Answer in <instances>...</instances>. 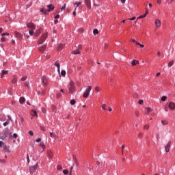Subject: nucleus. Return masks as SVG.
I'll list each match as a JSON object with an SVG mask.
<instances>
[{
	"mask_svg": "<svg viewBox=\"0 0 175 175\" xmlns=\"http://www.w3.org/2000/svg\"><path fill=\"white\" fill-rule=\"evenodd\" d=\"M68 88L69 94H75V92H76V84L75 83V81H70L68 85Z\"/></svg>",
	"mask_w": 175,
	"mask_h": 175,
	"instance_id": "f257e3e1",
	"label": "nucleus"
},
{
	"mask_svg": "<svg viewBox=\"0 0 175 175\" xmlns=\"http://www.w3.org/2000/svg\"><path fill=\"white\" fill-rule=\"evenodd\" d=\"M175 110V103L174 102H168L165 105V111H168V110Z\"/></svg>",
	"mask_w": 175,
	"mask_h": 175,
	"instance_id": "f03ea898",
	"label": "nucleus"
},
{
	"mask_svg": "<svg viewBox=\"0 0 175 175\" xmlns=\"http://www.w3.org/2000/svg\"><path fill=\"white\" fill-rule=\"evenodd\" d=\"M48 10L46 8H41L40 9V12L43 13L44 14H47V13L50 12H53L54 10V6L53 5H49L47 6Z\"/></svg>",
	"mask_w": 175,
	"mask_h": 175,
	"instance_id": "7ed1b4c3",
	"label": "nucleus"
},
{
	"mask_svg": "<svg viewBox=\"0 0 175 175\" xmlns=\"http://www.w3.org/2000/svg\"><path fill=\"white\" fill-rule=\"evenodd\" d=\"M38 163L34 165L30 166L29 167V173L31 174H33V173H36L38 172Z\"/></svg>",
	"mask_w": 175,
	"mask_h": 175,
	"instance_id": "20e7f679",
	"label": "nucleus"
},
{
	"mask_svg": "<svg viewBox=\"0 0 175 175\" xmlns=\"http://www.w3.org/2000/svg\"><path fill=\"white\" fill-rule=\"evenodd\" d=\"M92 90V87L88 86L85 91L84 92L83 96V98H88L90 96V92H91V90Z\"/></svg>",
	"mask_w": 175,
	"mask_h": 175,
	"instance_id": "39448f33",
	"label": "nucleus"
},
{
	"mask_svg": "<svg viewBox=\"0 0 175 175\" xmlns=\"http://www.w3.org/2000/svg\"><path fill=\"white\" fill-rule=\"evenodd\" d=\"M46 38H47V33L42 34L41 38L38 40V44H42L43 43H44V41L46 40Z\"/></svg>",
	"mask_w": 175,
	"mask_h": 175,
	"instance_id": "423d86ee",
	"label": "nucleus"
},
{
	"mask_svg": "<svg viewBox=\"0 0 175 175\" xmlns=\"http://www.w3.org/2000/svg\"><path fill=\"white\" fill-rule=\"evenodd\" d=\"M27 27L29 29H31L32 31L35 30L36 29V26H35V24L32 23V22L27 23Z\"/></svg>",
	"mask_w": 175,
	"mask_h": 175,
	"instance_id": "0eeeda50",
	"label": "nucleus"
},
{
	"mask_svg": "<svg viewBox=\"0 0 175 175\" xmlns=\"http://www.w3.org/2000/svg\"><path fill=\"white\" fill-rule=\"evenodd\" d=\"M14 35L18 40H23V34L18 31H15Z\"/></svg>",
	"mask_w": 175,
	"mask_h": 175,
	"instance_id": "6e6552de",
	"label": "nucleus"
},
{
	"mask_svg": "<svg viewBox=\"0 0 175 175\" xmlns=\"http://www.w3.org/2000/svg\"><path fill=\"white\" fill-rule=\"evenodd\" d=\"M171 146H172V142L169 141L165 147V152H169Z\"/></svg>",
	"mask_w": 175,
	"mask_h": 175,
	"instance_id": "1a4fd4ad",
	"label": "nucleus"
},
{
	"mask_svg": "<svg viewBox=\"0 0 175 175\" xmlns=\"http://www.w3.org/2000/svg\"><path fill=\"white\" fill-rule=\"evenodd\" d=\"M55 66H56V68H57L58 73H61V70H60L61 65L59 64V62H58V61H56L55 62Z\"/></svg>",
	"mask_w": 175,
	"mask_h": 175,
	"instance_id": "9d476101",
	"label": "nucleus"
},
{
	"mask_svg": "<svg viewBox=\"0 0 175 175\" xmlns=\"http://www.w3.org/2000/svg\"><path fill=\"white\" fill-rule=\"evenodd\" d=\"M85 5L88 9H91V0H85Z\"/></svg>",
	"mask_w": 175,
	"mask_h": 175,
	"instance_id": "9b49d317",
	"label": "nucleus"
},
{
	"mask_svg": "<svg viewBox=\"0 0 175 175\" xmlns=\"http://www.w3.org/2000/svg\"><path fill=\"white\" fill-rule=\"evenodd\" d=\"M154 24L157 28L161 27V21H159V19H156L154 21Z\"/></svg>",
	"mask_w": 175,
	"mask_h": 175,
	"instance_id": "f8f14e48",
	"label": "nucleus"
},
{
	"mask_svg": "<svg viewBox=\"0 0 175 175\" xmlns=\"http://www.w3.org/2000/svg\"><path fill=\"white\" fill-rule=\"evenodd\" d=\"M40 147L41 148V149H40L41 152H43V151H44V150H46V146H44V143H43V142H40Z\"/></svg>",
	"mask_w": 175,
	"mask_h": 175,
	"instance_id": "ddd939ff",
	"label": "nucleus"
},
{
	"mask_svg": "<svg viewBox=\"0 0 175 175\" xmlns=\"http://www.w3.org/2000/svg\"><path fill=\"white\" fill-rule=\"evenodd\" d=\"M42 31H43V29H42V28L38 29V30H36V31L34 33V36H36V37L39 36V35H40Z\"/></svg>",
	"mask_w": 175,
	"mask_h": 175,
	"instance_id": "4468645a",
	"label": "nucleus"
},
{
	"mask_svg": "<svg viewBox=\"0 0 175 175\" xmlns=\"http://www.w3.org/2000/svg\"><path fill=\"white\" fill-rule=\"evenodd\" d=\"M152 111V108L151 107H147L146 108L145 113L146 114H150Z\"/></svg>",
	"mask_w": 175,
	"mask_h": 175,
	"instance_id": "2eb2a0df",
	"label": "nucleus"
},
{
	"mask_svg": "<svg viewBox=\"0 0 175 175\" xmlns=\"http://www.w3.org/2000/svg\"><path fill=\"white\" fill-rule=\"evenodd\" d=\"M3 150L5 151V152H10V151L9 150V146L6 145L3 146Z\"/></svg>",
	"mask_w": 175,
	"mask_h": 175,
	"instance_id": "dca6fc26",
	"label": "nucleus"
},
{
	"mask_svg": "<svg viewBox=\"0 0 175 175\" xmlns=\"http://www.w3.org/2000/svg\"><path fill=\"white\" fill-rule=\"evenodd\" d=\"M40 53H44V50H46V46L45 45H42L41 46H40V49H39Z\"/></svg>",
	"mask_w": 175,
	"mask_h": 175,
	"instance_id": "f3484780",
	"label": "nucleus"
},
{
	"mask_svg": "<svg viewBox=\"0 0 175 175\" xmlns=\"http://www.w3.org/2000/svg\"><path fill=\"white\" fill-rule=\"evenodd\" d=\"M10 121H12L11 118H9L8 120H7L3 124V126H7V125H9V124H10Z\"/></svg>",
	"mask_w": 175,
	"mask_h": 175,
	"instance_id": "a211bd4d",
	"label": "nucleus"
},
{
	"mask_svg": "<svg viewBox=\"0 0 175 175\" xmlns=\"http://www.w3.org/2000/svg\"><path fill=\"white\" fill-rule=\"evenodd\" d=\"M80 53H81L80 49H76L72 51V54H74L75 55Z\"/></svg>",
	"mask_w": 175,
	"mask_h": 175,
	"instance_id": "6ab92c4d",
	"label": "nucleus"
},
{
	"mask_svg": "<svg viewBox=\"0 0 175 175\" xmlns=\"http://www.w3.org/2000/svg\"><path fill=\"white\" fill-rule=\"evenodd\" d=\"M137 64H139V61L136 60V59H133L131 62V65L132 66H135V65H137Z\"/></svg>",
	"mask_w": 175,
	"mask_h": 175,
	"instance_id": "aec40b11",
	"label": "nucleus"
},
{
	"mask_svg": "<svg viewBox=\"0 0 175 175\" xmlns=\"http://www.w3.org/2000/svg\"><path fill=\"white\" fill-rule=\"evenodd\" d=\"M12 84H16L17 83V77L14 76L12 80L11 81Z\"/></svg>",
	"mask_w": 175,
	"mask_h": 175,
	"instance_id": "412c9836",
	"label": "nucleus"
},
{
	"mask_svg": "<svg viewBox=\"0 0 175 175\" xmlns=\"http://www.w3.org/2000/svg\"><path fill=\"white\" fill-rule=\"evenodd\" d=\"M25 102V98L24 97H21L19 98V103L21 105H23Z\"/></svg>",
	"mask_w": 175,
	"mask_h": 175,
	"instance_id": "4be33fe9",
	"label": "nucleus"
},
{
	"mask_svg": "<svg viewBox=\"0 0 175 175\" xmlns=\"http://www.w3.org/2000/svg\"><path fill=\"white\" fill-rule=\"evenodd\" d=\"M42 81L44 84V85H47V79H46V77H42Z\"/></svg>",
	"mask_w": 175,
	"mask_h": 175,
	"instance_id": "5701e85b",
	"label": "nucleus"
},
{
	"mask_svg": "<svg viewBox=\"0 0 175 175\" xmlns=\"http://www.w3.org/2000/svg\"><path fill=\"white\" fill-rule=\"evenodd\" d=\"M64 47V44H59L58 47H57V50L58 51H61V50H62V49Z\"/></svg>",
	"mask_w": 175,
	"mask_h": 175,
	"instance_id": "b1692460",
	"label": "nucleus"
},
{
	"mask_svg": "<svg viewBox=\"0 0 175 175\" xmlns=\"http://www.w3.org/2000/svg\"><path fill=\"white\" fill-rule=\"evenodd\" d=\"M5 75H8V70H3L1 75V79L5 76Z\"/></svg>",
	"mask_w": 175,
	"mask_h": 175,
	"instance_id": "393cba45",
	"label": "nucleus"
},
{
	"mask_svg": "<svg viewBox=\"0 0 175 175\" xmlns=\"http://www.w3.org/2000/svg\"><path fill=\"white\" fill-rule=\"evenodd\" d=\"M174 64V61H171L168 63L167 66H168V68H172V66H173Z\"/></svg>",
	"mask_w": 175,
	"mask_h": 175,
	"instance_id": "a878e982",
	"label": "nucleus"
},
{
	"mask_svg": "<svg viewBox=\"0 0 175 175\" xmlns=\"http://www.w3.org/2000/svg\"><path fill=\"white\" fill-rule=\"evenodd\" d=\"M131 42H132V43H135V44H140V43L137 42L135 38H132Z\"/></svg>",
	"mask_w": 175,
	"mask_h": 175,
	"instance_id": "bb28decb",
	"label": "nucleus"
},
{
	"mask_svg": "<svg viewBox=\"0 0 175 175\" xmlns=\"http://www.w3.org/2000/svg\"><path fill=\"white\" fill-rule=\"evenodd\" d=\"M74 5H77L75 9V10H76V9H77V8H79V6H80V5H81V2L74 3Z\"/></svg>",
	"mask_w": 175,
	"mask_h": 175,
	"instance_id": "cd10ccee",
	"label": "nucleus"
},
{
	"mask_svg": "<svg viewBox=\"0 0 175 175\" xmlns=\"http://www.w3.org/2000/svg\"><path fill=\"white\" fill-rule=\"evenodd\" d=\"M93 33H94V35H98V33H99V31H98L97 29H95L93 31Z\"/></svg>",
	"mask_w": 175,
	"mask_h": 175,
	"instance_id": "c85d7f7f",
	"label": "nucleus"
},
{
	"mask_svg": "<svg viewBox=\"0 0 175 175\" xmlns=\"http://www.w3.org/2000/svg\"><path fill=\"white\" fill-rule=\"evenodd\" d=\"M61 75H62V76L65 77L66 75V71L62 70L61 71Z\"/></svg>",
	"mask_w": 175,
	"mask_h": 175,
	"instance_id": "c756f323",
	"label": "nucleus"
},
{
	"mask_svg": "<svg viewBox=\"0 0 175 175\" xmlns=\"http://www.w3.org/2000/svg\"><path fill=\"white\" fill-rule=\"evenodd\" d=\"M144 17H147L145 14L144 15H140L139 17H137V20H139V18H144Z\"/></svg>",
	"mask_w": 175,
	"mask_h": 175,
	"instance_id": "7c9ffc66",
	"label": "nucleus"
},
{
	"mask_svg": "<svg viewBox=\"0 0 175 175\" xmlns=\"http://www.w3.org/2000/svg\"><path fill=\"white\" fill-rule=\"evenodd\" d=\"M48 155L49 158H53V152L51 151L48 152Z\"/></svg>",
	"mask_w": 175,
	"mask_h": 175,
	"instance_id": "2f4dec72",
	"label": "nucleus"
},
{
	"mask_svg": "<svg viewBox=\"0 0 175 175\" xmlns=\"http://www.w3.org/2000/svg\"><path fill=\"white\" fill-rule=\"evenodd\" d=\"M101 108H102L103 110H107V109H106V104H102Z\"/></svg>",
	"mask_w": 175,
	"mask_h": 175,
	"instance_id": "473e14b6",
	"label": "nucleus"
},
{
	"mask_svg": "<svg viewBox=\"0 0 175 175\" xmlns=\"http://www.w3.org/2000/svg\"><path fill=\"white\" fill-rule=\"evenodd\" d=\"M70 105H76V100H70Z\"/></svg>",
	"mask_w": 175,
	"mask_h": 175,
	"instance_id": "72a5a7b5",
	"label": "nucleus"
},
{
	"mask_svg": "<svg viewBox=\"0 0 175 175\" xmlns=\"http://www.w3.org/2000/svg\"><path fill=\"white\" fill-rule=\"evenodd\" d=\"M167 98V97L166 96H163L161 98L162 102H165V100H166Z\"/></svg>",
	"mask_w": 175,
	"mask_h": 175,
	"instance_id": "f704fd0d",
	"label": "nucleus"
},
{
	"mask_svg": "<svg viewBox=\"0 0 175 175\" xmlns=\"http://www.w3.org/2000/svg\"><path fill=\"white\" fill-rule=\"evenodd\" d=\"M66 8V4H64V5L62 7L61 11L62 12V11L65 10Z\"/></svg>",
	"mask_w": 175,
	"mask_h": 175,
	"instance_id": "c9c22d12",
	"label": "nucleus"
},
{
	"mask_svg": "<svg viewBox=\"0 0 175 175\" xmlns=\"http://www.w3.org/2000/svg\"><path fill=\"white\" fill-rule=\"evenodd\" d=\"M25 87H27V88H29V82H25Z\"/></svg>",
	"mask_w": 175,
	"mask_h": 175,
	"instance_id": "e433bc0d",
	"label": "nucleus"
},
{
	"mask_svg": "<svg viewBox=\"0 0 175 175\" xmlns=\"http://www.w3.org/2000/svg\"><path fill=\"white\" fill-rule=\"evenodd\" d=\"M95 91H96V92H99V91H100V88L98 87V86H96V87L95 88Z\"/></svg>",
	"mask_w": 175,
	"mask_h": 175,
	"instance_id": "4c0bfd02",
	"label": "nucleus"
},
{
	"mask_svg": "<svg viewBox=\"0 0 175 175\" xmlns=\"http://www.w3.org/2000/svg\"><path fill=\"white\" fill-rule=\"evenodd\" d=\"M63 173H64V174H68L69 171H68V170H63Z\"/></svg>",
	"mask_w": 175,
	"mask_h": 175,
	"instance_id": "58836bf2",
	"label": "nucleus"
},
{
	"mask_svg": "<svg viewBox=\"0 0 175 175\" xmlns=\"http://www.w3.org/2000/svg\"><path fill=\"white\" fill-rule=\"evenodd\" d=\"M5 137H6V135H4L0 137V139L5 140Z\"/></svg>",
	"mask_w": 175,
	"mask_h": 175,
	"instance_id": "ea45409f",
	"label": "nucleus"
},
{
	"mask_svg": "<svg viewBox=\"0 0 175 175\" xmlns=\"http://www.w3.org/2000/svg\"><path fill=\"white\" fill-rule=\"evenodd\" d=\"M127 20H129L130 21H134V20H136L135 16L132 17L131 18H127Z\"/></svg>",
	"mask_w": 175,
	"mask_h": 175,
	"instance_id": "a19ab883",
	"label": "nucleus"
},
{
	"mask_svg": "<svg viewBox=\"0 0 175 175\" xmlns=\"http://www.w3.org/2000/svg\"><path fill=\"white\" fill-rule=\"evenodd\" d=\"M61 96H62V94L61 93H59L57 94L56 98L59 99V98H61Z\"/></svg>",
	"mask_w": 175,
	"mask_h": 175,
	"instance_id": "79ce46f5",
	"label": "nucleus"
},
{
	"mask_svg": "<svg viewBox=\"0 0 175 175\" xmlns=\"http://www.w3.org/2000/svg\"><path fill=\"white\" fill-rule=\"evenodd\" d=\"M124 148H125V146H122V155H124Z\"/></svg>",
	"mask_w": 175,
	"mask_h": 175,
	"instance_id": "37998d69",
	"label": "nucleus"
},
{
	"mask_svg": "<svg viewBox=\"0 0 175 175\" xmlns=\"http://www.w3.org/2000/svg\"><path fill=\"white\" fill-rule=\"evenodd\" d=\"M1 36H9V33H3L1 34Z\"/></svg>",
	"mask_w": 175,
	"mask_h": 175,
	"instance_id": "c03bdc74",
	"label": "nucleus"
},
{
	"mask_svg": "<svg viewBox=\"0 0 175 175\" xmlns=\"http://www.w3.org/2000/svg\"><path fill=\"white\" fill-rule=\"evenodd\" d=\"M57 170H62V166L57 165Z\"/></svg>",
	"mask_w": 175,
	"mask_h": 175,
	"instance_id": "a18cd8bd",
	"label": "nucleus"
},
{
	"mask_svg": "<svg viewBox=\"0 0 175 175\" xmlns=\"http://www.w3.org/2000/svg\"><path fill=\"white\" fill-rule=\"evenodd\" d=\"M33 116H34L35 117H38V111H33Z\"/></svg>",
	"mask_w": 175,
	"mask_h": 175,
	"instance_id": "49530a36",
	"label": "nucleus"
},
{
	"mask_svg": "<svg viewBox=\"0 0 175 175\" xmlns=\"http://www.w3.org/2000/svg\"><path fill=\"white\" fill-rule=\"evenodd\" d=\"M150 128V126L147 124L144 126V129H148Z\"/></svg>",
	"mask_w": 175,
	"mask_h": 175,
	"instance_id": "de8ad7c7",
	"label": "nucleus"
},
{
	"mask_svg": "<svg viewBox=\"0 0 175 175\" xmlns=\"http://www.w3.org/2000/svg\"><path fill=\"white\" fill-rule=\"evenodd\" d=\"M29 35H31V36L33 35V30H29Z\"/></svg>",
	"mask_w": 175,
	"mask_h": 175,
	"instance_id": "09e8293b",
	"label": "nucleus"
},
{
	"mask_svg": "<svg viewBox=\"0 0 175 175\" xmlns=\"http://www.w3.org/2000/svg\"><path fill=\"white\" fill-rule=\"evenodd\" d=\"M29 135H30V136H33V132L32 131H29Z\"/></svg>",
	"mask_w": 175,
	"mask_h": 175,
	"instance_id": "8fccbe9b",
	"label": "nucleus"
},
{
	"mask_svg": "<svg viewBox=\"0 0 175 175\" xmlns=\"http://www.w3.org/2000/svg\"><path fill=\"white\" fill-rule=\"evenodd\" d=\"M22 81H25L27 80V77H23L21 78Z\"/></svg>",
	"mask_w": 175,
	"mask_h": 175,
	"instance_id": "3c124183",
	"label": "nucleus"
},
{
	"mask_svg": "<svg viewBox=\"0 0 175 175\" xmlns=\"http://www.w3.org/2000/svg\"><path fill=\"white\" fill-rule=\"evenodd\" d=\"M36 142L37 143H40V142H42V139L38 138V139L36 140Z\"/></svg>",
	"mask_w": 175,
	"mask_h": 175,
	"instance_id": "603ef678",
	"label": "nucleus"
},
{
	"mask_svg": "<svg viewBox=\"0 0 175 175\" xmlns=\"http://www.w3.org/2000/svg\"><path fill=\"white\" fill-rule=\"evenodd\" d=\"M1 42H6V38H4V37H2V38H1Z\"/></svg>",
	"mask_w": 175,
	"mask_h": 175,
	"instance_id": "864d4df0",
	"label": "nucleus"
},
{
	"mask_svg": "<svg viewBox=\"0 0 175 175\" xmlns=\"http://www.w3.org/2000/svg\"><path fill=\"white\" fill-rule=\"evenodd\" d=\"M138 137H139V139H141V137H143V133H139L138 135Z\"/></svg>",
	"mask_w": 175,
	"mask_h": 175,
	"instance_id": "5fc2aeb1",
	"label": "nucleus"
},
{
	"mask_svg": "<svg viewBox=\"0 0 175 175\" xmlns=\"http://www.w3.org/2000/svg\"><path fill=\"white\" fill-rule=\"evenodd\" d=\"M143 102H144L143 100H139L138 101V103H139V105H143Z\"/></svg>",
	"mask_w": 175,
	"mask_h": 175,
	"instance_id": "6e6d98bb",
	"label": "nucleus"
},
{
	"mask_svg": "<svg viewBox=\"0 0 175 175\" xmlns=\"http://www.w3.org/2000/svg\"><path fill=\"white\" fill-rule=\"evenodd\" d=\"M40 129L41 131H42L43 132H44V131H46V129H44V127L43 126H40Z\"/></svg>",
	"mask_w": 175,
	"mask_h": 175,
	"instance_id": "4d7b16f0",
	"label": "nucleus"
},
{
	"mask_svg": "<svg viewBox=\"0 0 175 175\" xmlns=\"http://www.w3.org/2000/svg\"><path fill=\"white\" fill-rule=\"evenodd\" d=\"M137 46H139L142 49H143V47H144V44H142L139 43V44H137Z\"/></svg>",
	"mask_w": 175,
	"mask_h": 175,
	"instance_id": "13d9d810",
	"label": "nucleus"
},
{
	"mask_svg": "<svg viewBox=\"0 0 175 175\" xmlns=\"http://www.w3.org/2000/svg\"><path fill=\"white\" fill-rule=\"evenodd\" d=\"M148 13H149L148 9H146L144 14H146V16H147V14H148Z\"/></svg>",
	"mask_w": 175,
	"mask_h": 175,
	"instance_id": "bf43d9fd",
	"label": "nucleus"
},
{
	"mask_svg": "<svg viewBox=\"0 0 175 175\" xmlns=\"http://www.w3.org/2000/svg\"><path fill=\"white\" fill-rule=\"evenodd\" d=\"M162 124H163V125H166L167 124V121H162Z\"/></svg>",
	"mask_w": 175,
	"mask_h": 175,
	"instance_id": "052dcab7",
	"label": "nucleus"
},
{
	"mask_svg": "<svg viewBox=\"0 0 175 175\" xmlns=\"http://www.w3.org/2000/svg\"><path fill=\"white\" fill-rule=\"evenodd\" d=\"M17 133H14L13 134V137H14L15 139L17 138Z\"/></svg>",
	"mask_w": 175,
	"mask_h": 175,
	"instance_id": "680f3d73",
	"label": "nucleus"
},
{
	"mask_svg": "<svg viewBox=\"0 0 175 175\" xmlns=\"http://www.w3.org/2000/svg\"><path fill=\"white\" fill-rule=\"evenodd\" d=\"M3 146V142L0 141V147H2Z\"/></svg>",
	"mask_w": 175,
	"mask_h": 175,
	"instance_id": "e2e57ef3",
	"label": "nucleus"
},
{
	"mask_svg": "<svg viewBox=\"0 0 175 175\" xmlns=\"http://www.w3.org/2000/svg\"><path fill=\"white\" fill-rule=\"evenodd\" d=\"M27 163H29V156H27Z\"/></svg>",
	"mask_w": 175,
	"mask_h": 175,
	"instance_id": "0e129e2a",
	"label": "nucleus"
},
{
	"mask_svg": "<svg viewBox=\"0 0 175 175\" xmlns=\"http://www.w3.org/2000/svg\"><path fill=\"white\" fill-rule=\"evenodd\" d=\"M50 136H51V137H54V133H50Z\"/></svg>",
	"mask_w": 175,
	"mask_h": 175,
	"instance_id": "69168bd1",
	"label": "nucleus"
},
{
	"mask_svg": "<svg viewBox=\"0 0 175 175\" xmlns=\"http://www.w3.org/2000/svg\"><path fill=\"white\" fill-rule=\"evenodd\" d=\"M52 110H53V111H54V110H55V105H52Z\"/></svg>",
	"mask_w": 175,
	"mask_h": 175,
	"instance_id": "338daca9",
	"label": "nucleus"
},
{
	"mask_svg": "<svg viewBox=\"0 0 175 175\" xmlns=\"http://www.w3.org/2000/svg\"><path fill=\"white\" fill-rule=\"evenodd\" d=\"M55 18H59V14H57V15L55 16Z\"/></svg>",
	"mask_w": 175,
	"mask_h": 175,
	"instance_id": "774afa93",
	"label": "nucleus"
}]
</instances>
